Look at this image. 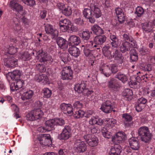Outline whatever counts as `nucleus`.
<instances>
[{"mask_svg": "<svg viewBox=\"0 0 155 155\" xmlns=\"http://www.w3.org/2000/svg\"><path fill=\"white\" fill-rule=\"evenodd\" d=\"M71 22L67 19H64L63 20H61L59 21V25H66L67 26H70L71 25Z\"/></svg>", "mask_w": 155, "mask_h": 155, "instance_id": "c03bdc74", "label": "nucleus"}, {"mask_svg": "<svg viewBox=\"0 0 155 155\" xmlns=\"http://www.w3.org/2000/svg\"><path fill=\"white\" fill-rule=\"evenodd\" d=\"M118 143H115L114 147H112L110 149V155H119L121 152L122 149L121 146L118 144Z\"/></svg>", "mask_w": 155, "mask_h": 155, "instance_id": "4be33fe9", "label": "nucleus"}, {"mask_svg": "<svg viewBox=\"0 0 155 155\" xmlns=\"http://www.w3.org/2000/svg\"><path fill=\"white\" fill-rule=\"evenodd\" d=\"M45 30L47 34H50L53 36L52 39L57 38L58 36V31L56 29H54L52 26L50 24H47L45 26Z\"/></svg>", "mask_w": 155, "mask_h": 155, "instance_id": "f8f14e48", "label": "nucleus"}, {"mask_svg": "<svg viewBox=\"0 0 155 155\" xmlns=\"http://www.w3.org/2000/svg\"><path fill=\"white\" fill-rule=\"evenodd\" d=\"M73 105L74 107H77L79 108H81L82 107L83 104L80 103L79 101H77L74 103Z\"/></svg>", "mask_w": 155, "mask_h": 155, "instance_id": "e2e57ef3", "label": "nucleus"}, {"mask_svg": "<svg viewBox=\"0 0 155 155\" xmlns=\"http://www.w3.org/2000/svg\"><path fill=\"white\" fill-rule=\"evenodd\" d=\"M144 107V105H143L137 102L136 105V109L138 112H140L142 110Z\"/></svg>", "mask_w": 155, "mask_h": 155, "instance_id": "4d7b16f0", "label": "nucleus"}, {"mask_svg": "<svg viewBox=\"0 0 155 155\" xmlns=\"http://www.w3.org/2000/svg\"><path fill=\"white\" fill-rule=\"evenodd\" d=\"M143 69L145 71H150L152 70V65L150 64H146L144 67Z\"/></svg>", "mask_w": 155, "mask_h": 155, "instance_id": "69168bd1", "label": "nucleus"}, {"mask_svg": "<svg viewBox=\"0 0 155 155\" xmlns=\"http://www.w3.org/2000/svg\"><path fill=\"white\" fill-rule=\"evenodd\" d=\"M73 72L70 66L64 67L61 71V79L71 80L73 78Z\"/></svg>", "mask_w": 155, "mask_h": 155, "instance_id": "39448f33", "label": "nucleus"}, {"mask_svg": "<svg viewBox=\"0 0 155 155\" xmlns=\"http://www.w3.org/2000/svg\"><path fill=\"white\" fill-rule=\"evenodd\" d=\"M137 134L141 141L148 143L150 142L153 136L148 127L145 126H142L139 128Z\"/></svg>", "mask_w": 155, "mask_h": 155, "instance_id": "f257e3e1", "label": "nucleus"}, {"mask_svg": "<svg viewBox=\"0 0 155 155\" xmlns=\"http://www.w3.org/2000/svg\"><path fill=\"white\" fill-rule=\"evenodd\" d=\"M91 9L89 8H84L83 11V14L84 17L89 19V21L91 23H94L95 19L93 18Z\"/></svg>", "mask_w": 155, "mask_h": 155, "instance_id": "aec40b11", "label": "nucleus"}, {"mask_svg": "<svg viewBox=\"0 0 155 155\" xmlns=\"http://www.w3.org/2000/svg\"><path fill=\"white\" fill-rule=\"evenodd\" d=\"M15 82L16 83V86L18 87L17 88H19V89L21 88L23 86V84H24V81L19 79L16 81H15Z\"/></svg>", "mask_w": 155, "mask_h": 155, "instance_id": "603ef678", "label": "nucleus"}, {"mask_svg": "<svg viewBox=\"0 0 155 155\" xmlns=\"http://www.w3.org/2000/svg\"><path fill=\"white\" fill-rule=\"evenodd\" d=\"M129 85L131 88H135L137 87V83L135 80L134 81L131 80L129 82Z\"/></svg>", "mask_w": 155, "mask_h": 155, "instance_id": "052dcab7", "label": "nucleus"}, {"mask_svg": "<svg viewBox=\"0 0 155 155\" xmlns=\"http://www.w3.org/2000/svg\"><path fill=\"white\" fill-rule=\"evenodd\" d=\"M44 94L43 97L46 98H49L52 94L51 91L48 88H44L42 91Z\"/></svg>", "mask_w": 155, "mask_h": 155, "instance_id": "ea45409f", "label": "nucleus"}, {"mask_svg": "<svg viewBox=\"0 0 155 155\" xmlns=\"http://www.w3.org/2000/svg\"><path fill=\"white\" fill-rule=\"evenodd\" d=\"M114 107L111 101L107 100L102 104L101 109L106 113H110L112 111L115 112V110H113Z\"/></svg>", "mask_w": 155, "mask_h": 155, "instance_id": "0eeeda50", "label": "nucleus"}, {"mask_svg": "<svg viewBox=\"0 0 155 155\" xmlns=\"http://www.w3.org/2000/svg\"><path fill=\"white\" fill-rule=\"evenodd\" d=\"M91 31H90L91 34H94L97 36L102 35L104 33V31L97 25H94L91 27Z\"/></svg>", "mask_w": 155, "mask_h": 155, "instance_id": "5701e85b", "label": "nucleus"}, {"mask_svg": "<svg viewBox=\"0 0 155 155\" xmlns=\"http://www.w3.org/2000/svg\"><path fill=\"white\" fill-rule=\"evenodd\" d=\"M37 69L41 72H44L46 71V68L42 64H38L36 65Z\"/></svg>", "mask_w": 155, "mask_h": 155, "instance_id": "864d4df0", "label": "nucleus"}, {"mask_svg": "<svg viewBox=\"0 0 155 155\" xmlns=\"http://www.w3.org/2000/svg\"><path fill=\"white\" fill-rule=\"evenodd\" d=\"M106 121L108 124H109L111 127H113L115 125V124L116 123V120L114 119H109L107 120Z\"/></svg>", "mask_w": 155, "mask_h": 155, "instance_id": "bf43d9fd", "label": "nucleus"}, {"mask_svg": "<svg viewBox=\"0 0 155 155\" xmlns=\"http://www.w3.org/2000/svg\"><path fill=\"white\" fill-rule=\"evenodd\" d=\"M122 95L126 98L130 99L133 95V91L129 88L126 89L123 92Z\"/></svg>", "mask_w": 155, "mask_h": 155, "instance_id": "f704fd0d", "label": "nucleus"}, {"mask_svg": "<svg viewBox=\"0 0 155 155\" xmlns=\"http://www.w3.org/2000/svg\"><path fill=\"white\" fill-rule=\"evenodd\" d=\"M122 117L126 127H128L133 126V122L132 121L133 118L131 115L127 113L124 114L122 115Z\"/></svg>", "mask_w": 155, "mask_h": 155, "instance_id": "dca6fc26", "label": "nucleus"}, {"mask_svg": "<svg viewBox=\"0 0 155 155\" xmlns=\"http://www.w3.org/2000/svg\"><path fill=\"white\" fill-rule=\"evenodd\" d=\"M33 95V91L31 90H29L23 94L21 98L23 100L29 99L31 98Z\"/></svg>", "mask_w": 155, "mask_h": 155, "instance_id": "72a5a7b5", "label": "nucleus"}, {"mask_svg": "<svg viewBox=\"0 0 155 155\" xmlns=\"http://www.w3.org/2000/svg\"><path fill=\"white\" fill-rule=\"evenodd\" d=\"M130 148L134 150H138L140 147V144L139 141L136 138L131 137L128 140Z\"/></svg>", "mask_w": 155, "mask_h": 155, "instance_id": "4468645a", "label": "nucleus"}, {"mask_svg": "<svg viewBox=\"0 0 155 155\" xmlns=\"http://www.w3.org/2000/svg\"><path fill=\"white\" fill-rule=\"evenodd\" d=\"M103 136L107 139L111 138L112 141L115 143H122L125 140L126 137V135L123 132H118L115 136L113 137L111 135V133L107 131Z\"/></svg>", "mask_w": 155, "mask_h": 155, "instance_id": "f03ea898", "label": "nucleus"}, {"mask_svg": "<svg viewBox=\"0 0 155 155\" xmlns=\"http://www.w3.org/2000/svg\"><path fill=\"white\" fill-rule=\"evenodd\" d=\"M21 74V72L19 70H15L12 72H8L6 74L7 78H10L11 79L15 81H16L19 79Z\"/></svg>", "mask_w": 155, "mask_h": 155, "instance_id": "f3484780", "label": "nucleus"}, {"mask_svg": "<svg viewBox=\"0 0 155 155\" xmlns=\"http://www.w3.org/2000/svg\"><path fill=\"white\" fill-rule=\"evenodd\" d=\"M73 108L72 107V106L71 104H69L68 105V106L67 109L65 111L64 113H67L69 116H71L73 115Z\"/></svg>", "mask_w": 155, "mask_h": 155, "instance_id": "09e8293b", "label": "nucleus"}, {"mask_svg": "<svg viewBox=\"0 0 155 155\" xmlns=\"http://www.w3.org/2000/svg\"><path fill=\"white\" fill-rule=\"evenodd\" d=\"M32 110L35 120L40 119L42 117L44 113L41 109L37 108Z\"/></svg>", "mask_w": 155, "mask_h": 155, "instance_id": "c85d7f7f", "label": "nucleus"}, {"mask_svg": "<svg viewBox=\"0 0 155 155\" xmlns=\"http://www.w3.org/2000/svg\"><path fill=\"white\" fill-rule=\"evenodd\" d=\"M71 128L69 125H66L63 129L62 132L58 135V138L60 140H67L71 136Z\"/></svg>", "mask_w": 155, "mask_h": 155, "instance_id": "20e7f679", "label": "nucleus"}, {"mask_svg": "<svg viewBox=\"0 0 155 155\" xmlns=\"http://www.w3.org/2000/svg\"><path fill=\"white\" fill-rule=\"evenodd\" d=\"M72 10L71 6L66 5L64 7V8L62 11V14L67 16H69L71 15Z\"/></svg>", "mask_w": 155, "mask_h": 155, "instance_id": "c9c22d12", "label": "nucleus"}, {"mask_svg": "<svg viewBox=\"0 0 155 155\" xmlns=\"http://www.w3.org/2000/svg\"><path fill=\"white\" fill-rule=\"evenodd\" d=\"M8 49V52L10 54H14L17 51L16 48L12 46H10Z\"/></svg>", "mask_w": 155, "mask_h": 155, "instance_id": "5fc2aeb1", "label": "nucleus"}, {"mask_svg": "<svg viewBox=\"0 0 155 155\" xmlns=\"http://www.w3.org/2000/svg\"><path fill=\"white\" fill-rule=\"evenodd\" d=\"M60 30L63 32H65L69 29V26L66 25H59Z\"/></svg>", "mask_w": 155, "mask_h": 155, "instance_id": "0e129e2a", "label": "nucleus"}, {"mask_svg": "<svg viewBox=\"0 0 155 155\" xmlns=\"http://www.w3.org/2000/svg\"><path fill=\"white\" fill-rule=\"evenodd\" d=\"M90 31L87 30L83 31L80 35L81 37L83 40H88L91 37Z\"/></svg>", "mask_w": 155, "mask_h": 155, "instance_id": "4c0bfd02", "label": "nucleus"}, {"mask_svg": "<svg viewBox=\"0 0 155 155\" xmlns=\"http://www.w3.org/2000/svg\"><path fill=\"white\" fill-rule=\"evenodd\" d=\"M26 118L28 120L34 121L35 120L33 110L28 113L26 115Z\"/></svg>", "mask_w": 155, "mask_h": 155, "instance_id": "a18cd8bd", "label": "nucleus"}, {"mask_svg": "<svg viewBox=\"0 0 155 155\" xmlns=\"http://www.w3.org/2000/svg\"><path fill=\"white\" fill-rule=\"evenodd\" d=\"M99 70L101 73L103 74L106 77H108L111 74L110 66L106 64H102L100 66Z\"/></svg>", "mask_w": 155, "mask_h": 155, "instance_id": "2eb2a0df", "label": "nucleus"}, {"mask_svg": "<svg viewBox=\"0 0 155 155\" xmlns=\"http://www.w3.org/2000/svg\"><path fill=\"white\" fill-rule=\"evenodd\" d=\"M38 140L40 142L41 144L46 146L50 145L52 143V140H47L41 137L39 138Z\"/></svg>", "mask_w": 155, "mask_h": 155, "instance_id": "58836bf2", "label": "nucleus"}, {"mask_svg": "<svg viewBox=\"0 0 155 155\" xmlns=\"http://www.w3.org/2000/svg\"><path fill=\"white\" fill-rule=\"evenodd\" d=\"M60 57L62 61L65 63H67L71 60L69 55L67 53H62L60 54Z\"/></svg>", "mask_w": 155, "mask_h": 155, "instance_id": "e433bc0d", "label": "nucleus"}, {"mask_svg": "<svg viewBox=\"0 0 155 155\" xmlns=\"http://www.w3.org/2000/svg\"><path fill=\"white\" fill-rule=\"evenodd\" d=\"M56 126L57 125L62 126L65 124L64 121L62 118H56L54 119Z\"/></svg>", "mask_w": 155, "mask_h": 155, "instance_id": "49530a36", "label": "nucleus"}, {"mask_svg": "<svg viewBox=\"0 0 155 155\" xmlns=\"http://www.w3.org/2000/svg\"><path fill=\"white\" fill-rule=\"evenodd\" d=\"M21 58L24 61H27L30 59L31 57L28 52L25 51L21 54Z\"/></svg>", "mask_w": 155, "mask_h": 155, "instance_id": "a19ab883", "label": "nucleus"}, {"mask_svg": "<svg viewBox=\"0 0 155 155\" xmlns=\"http://www.w3.org/2000/svg\"><path fill=\"white\" fill-rule=\"evenodd\" d=\"M74 147L75 150L78 153L84 152L87 149V146L84 142L81 141L79 140H77L74 143Z\"/></svg>", "mask_w": 155, "mask_h": 155, "instance_id": "6e6552de", "label": "nucleus"}, {"mask_svg": "<svg viewBox=\"0 0 155 155\" xmlns=\"http://www.w3.org/2000/svg\"><path fill=\"white\" fill-rule=\"evenodd\" d=\"M97 117H93L91 118L89 121V123L91 125L96 124L97 121Z\"/></svg>", "mask_w": 155, "mask_h": 155, "instance_id": "13d9d810", "label": "nucleus"}, {"mask_svg": "<svg viewBox=\"0 0 155 155\" xmlns=\"http://www.w3.org/2000/svg\"><path fill=\"white\" fill-rule=\"evenodd\" d=\"M56 42L59 47L61 49H66L68 48V42L65 39L58 37L56 39Z\"/></svg>", "mask_w": 155, "mask_h": 155, "instance_id": "412c9836", "label": "nucleus"}, {"mask_svg": "<svg viewBox=\"0 0 155 155\" xmlns=\"http://www.w3.org/2000/svg\"><path fill=\"white\" fill-rule=\"evenodd\" d=\"M84 53L85 56L86 57L90 56L91 53V51L89 49H88L87 48L84 49Z\"/></svg>", "mask_w": 155, "mask_h": 155, "instance_id": "774afa93", "label": "nucleus"}, {"mask_svg": "<svg viewBox=\"0 0 155 155\" xmlns=\"http://www.w3.org/2000/svg\"><path fill=\"white\" fill-rule=\"evenodd\" d=\"M4 61L5 65L8 68H14L17 64L16 60L13 57L5 58Z\"/></svg>", "mask_w": 155, "mask_h": 155, "instance_id": "ddd939ff", "label": "nucleus"}, {"mask_svg": "<svg viewBox=\"0 0 155 155\" xmlns=\"http://www.w3.org/2000/svg\"><path fill=\"white\" fill-rule=\"evenodd\" d=\"M99 4L97 3H91L90 5V8L93 11V18H98L101 15V11L99 8Z\"/></svg>", "mask_w": 155, "mask_h": 155, "instance_id": "1a4fd4ad", "label": "nucleus"}, {"mask_svg": "<svg viewBox=\"0 0 155 155\" xmlns=\"http://www.w3.org/2000/svg\"><path fill=\"white\" fill-rule=\"evenodd\" d=\"M143 9L141 7L138 6L136 9L135 13L137 14V16L140 17L144 13Z\"/></svg>", "mask_w": 155, "mask_h": 155, "instance_id": "37998d69", "label": "nucleus"}, {"mask_svg": "<svg viewBox=\"0 0 155 155\" xmlns=\"http://www.w3.org/2000/svg\"><path fill=\"white\" fill-rule=\"evenodd\" d=\"M123 38L125 41H130L132 42L133 41V38L130 36H129L127 34H124L123 35Z\"/></svg>", "mask_w": 155, "mask_h": 155, "instance_id": "3c124183", "label": "nucleus"}, {"mask_svg": "<svg viewBox=\"0 0 155 155\" xmlns=\"http://www.w3.org/2000/svg\"><path fill=\"white\" fill-rule=\"evenodd\" d=\"M38 54L40 56L39 61L44 64L48 63L51 64L53 61V59L51 56L49 55L45 51H44L42 49L40 50L38 52Z\"/></svg>", "mask_w": 155, "mask_h": 155, "instance_id": "7ed1b4c3", "label": "nucleus"}, {"mask_svg": "<svg viewBox=\"0 0 155 155\" xmlns=\"http://www.w3.org/2000/svg\"><path fill=\"white\" fill-rule=\"evenodd\" d=\"M106 40V37L105 35H100L94 37V41L96 45H101L105 42Z\"/></svg>", "mask_w": 155, "mask_h": 155, "instance_id": "b1692460", "label": "nucleus"}, {"mask_svg": "<svg viewBox=\"0 0 155 155\" xmlns=\"http://www.w3.org/2000/svg\"><path fill=\"white\" fill-rule=\"evenodd\" d=\"M84 137L89 146L94 147L97 145L98 139L94 136L88 134L84 136Z\"/></svg>", "mask_w": 155, "mask_h": 155, "instance_id": "9d476101", "label": "nucleus"}, {"mask_svg": "<svg viewBox=\"0 0 155 155\" xmlns=\"http://www.w3.org/2000/svg\"><path fill=\"white\" fill-rule=\"evenodd\" d=\"M114 54L112 56V58H114L115 60L117 61L120 64H121L124 61L123 57L122 54L117 50H116L114 53Z\"/></svg>", "mask_w": 155, "mask_h": 155, "instance_id": "bb28decb", "label": "nucleus"}, {"mask_svg": "<svg viewBox=\"0 0 155 155\" xmlns=\"http://www.w3.org/2000/svg\"><path fill=\"white\" fill-rule=\"evenodd\" d=\"M115 78H117L124 83L127 81L128 80V78L127 75L124 74L121 72H118L115 75Z\"/></svg>", "mask_w": 155, "mask_h": 155, "instance_id": "473e14b6", "label": "nucleus"}, {"mask_svg": "<svg viewBox=\"0 0 155 155\" xmlns=\"http://www.w3.org/2000/svg\"><path fill=\"white\" fill-rule=\"evenodd\" d=\"M110 68L111 72V74H116L118 70V66L114 64H111Z\"/></svg>", "mask_w": 155, "mask_h": 155, "instance_id": "de8ad7c7", "label": "nucleus"}, {"mask_svg": "<svg viewBox=\"0 0 155 155\" xmlns=\"http://www.w3.org/2000/svg\"><path fill=\"white\" fill-rule=\"evenodd\" d=\"M22 2L27 5L32 6L35 4V1L34 0H21Z\"/></svg>", "mask_w": 155, "mask_h": 155, "instance_id": "8fccbe9b", "label": "nucleus"}, {"mask_svg": "<svg viewBox=\"0 0 155 155\" xmlns=\"http://www.w3.org/2000/svg\"><path fill=\"white\" fill-rule=\"evenodd\" d=\"M10 7L14 11L19 12L23 10V7L20 4L13 1H10Z\"/></svg>", "mask_w": 155, "mask_h": 155, "instance_id": "393cba45", "label": "nucleus"}, {"mask_svg": "<svg viewBox=\"0 0 155 155\" xmlns=\"http://www.w3.org/2000/svg\"><path fill=\"white\" fill-rule=\"evenodd\" d=\"M69 46H76L78 45L81 42L80 38L75 35L71 36L68 39Z\"/></svg>", "mask_w": 155, "mask_h": 155, "instance_id": "a211bd4d", "label": "nucleus"}, {"mask_svg": "<svg viewBox=\"0 0 155 155\" xmlns=\"http://www.w3.org/2000/svg\"><path fill=\"white\" fill-rule=\"evenodd\" d=\"M131 62L137 61L138 59V55L137 51L134 48L131 49L130 51Z\"/></svg>", "mask_w": 155, "mask_h": 155, "instance_id": "c756f323", "label": "nucleus"}, {"mask_svg": "<svg viewBox=\"0 0 155 155\" xmlns=\"http://www.w3.org/2000/svg\"><path fill=\"white\" fill-rule=\"evenodd\" d=\"M84 115V112L82 110H79L75 112L74 115V117L75 119L82 117Z\"/></svg>", "mask_w": 155, "mask_h": 155, "instance_id": "79ce46f5", "label": "nucleus"}, {"mask_svg": "<svg viewBox=\"0 0 155 155\" xmlns=\"http://www.w3.org/2000/svg\"><path fill=\"white\" fill-rule=\"evenodd\" d=\"M107 87L112 92H117L120 87V86L117 80L113 78L107 82Z\"/></svg>", "mask_w": 155, "mask_h": 155, "instance_id": "423d86ee", "label": "nucleus"}, {"mask_svg": "<svg viewBox=\"0 0 155 155\" xmlns=\"http://www.w3.org/2000/svg\"><path fill=\"white\" fill-rule=\"evenodd\" d=\"M69 54L75 58H77L80 54L79 49L75 46H71L68 49Z\"/></svg>", "mask_w": 155, "mask_h": 155, "instance_id": "a878e982", "label": "nucleus"}, {"mask_svg": "<svg viewBox=\"0 0 155 155\" xmlns=\"http://www.w3.org/2000/svg\"><path fill=\"white\" fill-rule=\"evenodd\" d=\"M151 23L149 22L147 23L142 24V27L143 31L148 33L151 31L153 29Z\"/></svg>", "mask_w": 155, "mask_h": 155, "instance_id": "2f4dec72", "label": "nucleus"}, {"mask_svg": "<svg viewBox=\"0 0 155 155\" xmlns=\"http://www.w3.org/2000/svg\"><path fill=\"white\" fill-rule=\"evenodd\" d=\"M119 21L120 23H124L125 20V17L124 13H121L117 16Z\"/></svg>", "mask_w": 155, "mask_h": 155, "instance_id": "6e6d98bb", "label": "nucleus"}, {"mask_svg": "<svg viewBox=\"0 0 155 155\" xmlns=\"http://www.w3.org/2000/svg\"><path fill=\"white\" fill-rule=\"evenodd\" d=\"M147 100L144 97L139 98L138 100V102L143 105H144L147 103Z\"/></svg>", "mask_w": 155, "mask_h": 155, "instance_id": "338daca9", "label": "nucleus"}, {"mask_svg": "<svg viewBox=\"0 0 155 155\" xmlns=\"http://www.w3.org/2000/svg\"><path fill=\"white\" fill-rule=\"evenodd\" d=\"M130 44L127 41L123 42L120 46V51L122 53H124L127 51L130 50Z\"/></svg>", "mask_w": 155, "mask_h": 155, "instance_id": "cd10ccee", "label": "nucleus"}, {"mask_svg": "<svg viewBox=\"0 0 155 155\" xmlns=\"http://www.w3.org/2000/svg\"><path fill=\"white\" fill-rule=\"evenodd\" d=\"M86 81H81L80 84H78L75 85L74 89L75 91L77 92L79 94H82L84 93L85 92V91H87Z\"/></svg>", "mask_w": 155, "mask_h": 155, "instance_id": "9b49d317", "label": "nucleus"}, {"mask_svg": "<svg viewBox=\"0 0 155 155\" xmlns=\"http://www.w3.org/2000/svg\"><path fill=\"white\" fill-rule=\"evenodd\" d=\"M110 48L108 45L107 46L106 45L102 48V52L104 56L108 57L110 59H111L112 58V56L111 55V52L109 50Z\"/></svg>", "mask_w": 155, "mask_h": 155, "instance_id": "7c9ffc66", "label": "nucleus"}, {"mask_svg": "<svg viewBox=\"0 0 155 155\" xmlns=\"http://www.w3.org/2000/svg\"><path fill=\"white\" fill-rule=\"evenodd\" d=\"M69 104H67L64 103L61 104L60 106V107L61 110L62 111L65 112Z\"/></svg>", "mask_w": 155, "mask_h": 155, "instance_id": "680f3d73", "label": "nucleus"}, {"mask_svg": "<svg viewBox=\"0 0 155 155\" xmlns=\"http://www.w3.org/2000/svg\"><path fill=\"white\" fill-rule=\"evenodd\" d=\"M55 122V120L54 119L46 120L45 122V127L42 128L48 131L54 130L55 129V126H56Z\"/></svg>", "mask_w": 155, "mask_h": 155, "instance_id": "6ab92c4d", "label": "nucleus"}]
</instances>
